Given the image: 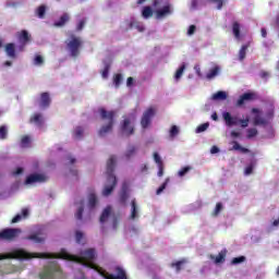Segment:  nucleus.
I'll list each match as a JSON object with an SVG mask.
<instances>
[{
    "instance_id": "17",
    "label": "nucleus",
    "mask_w": 279,
    "mask_h": 279,
    "mask_svg": "<svg viewBox=\"0 0 279 279\" xmlns=\"http://www.w3.org/2000/svg\"><path fill=\"white\" fill-rule=\"evenodd\" d=\"M110 217H112V207L107 206L100 215V223H106V221H108V218Z\"/></svg>"
},
{
    "instance_id": "61",
    "label": "nucleus",
    "mask_w": 279,
    "mask_h": 279,
    "mask_svg": "<svg viewBox=\"0 0 279 279\" xmlns=\"http://www.w3.org/2000/svg\"><path fill=\"white\" fill-rule=\"evenodd\" d=\"M210 154H219V147L213 146L210 149Z\"/></svg>"
},
{
    "instance_id": "12",
    "label": "nucleus",
    "mask_w": 279,
    "mask_h": 279,
    "mask_svg": "<svg viewBox=\"0 0 279 279\" xmlns=\"http://www.w3.org/2000/svg\"><path fill=\"white\" fill-rule=\"evenodd\" d=\"M223 121L226 122V125L228 128H232V125H239V118L238 117H232L230 112H225L222 114Z\"/></svg>"
},
{
    "instance_id": "16",
    "label": "nucleus",
    "mask_w": 279,
    "mask_h": 279,
    "mask_svg": "<svg viewBox=\"0 0 279 279\" xmlns=\"http://www.w3.org/2000/svg\"><path fill=\"white\" fill-rule=\"evenodd\" d=\"M4 51L8 58H11L12 60L16 59V47L14 46V44H7L4 47Z\"/></svg>"
},
{
    "instance_id": "6",
    "label": "nucleus",
    "mask_w": 279,
    "mask_h": 279,
    "mask_svg": "<svg viewBox=\"0 0 279 279\" xmlns=\"http://www.w3.org/2000/svg\"><path fill=\"white\" fill-rule=\"evenodd\" d=\"M21 229L16 228H5L0 231V241H14L21 234Z\"/></svg>"
},
{
    "instance_id": "7",
    "label": "nucleus",
    "mask_w": 279,
    "mask_h": 279,
    "mask_svg": "<svg viewBox=\"0 0 279 279\" xmlns=\"http://www.w3.org/2000/svg\"><path fill=\"white\" fill-rule=\"evenodd\" d=\"M154 117H156V109L154 107H149L146 111H144L141 119L143 130H147V128L151 125V119H154Z\"/></svg>"
},
{
    "instance_id": "35",
    "label": "nucleus",
    "mask_w": 279,
    "mask_h": 279,
    "mask_svg": "<svg viewBox=\"0 0 279 279\" xmlns=\"http://www.w3.org/2000/svg\"><path fill=\"white\" fill-rule=\"evenodd\" d=\"M213 99H228V94H226V92H217L216 94L213 95Z\"/></svg>"
},
{
    "instance_id": "30",
    "label": "nucleus",
    "mask_w": 279,
    "mask_h": 279,
    "mask_svg": "<svg viewBox=\"0 0 279 279\" xmlns=\"http://www.w3.org/2000/svg\"><path fill=\"white\" fill-rule=\"evenodd\" d=\"M32 144V138L28 135H23L21 138V147H29Z\"/></svg>"
},
{
    "instance_id": "40",
    "label": "nucleus",
    "mask_w": 279,
    "mask_h": 279,
    "mask_svg": "<svg viewBox=\"0 0 279 279\" xmlns=\"http://www.w3.org/2000/svg\"><path fill=\"white\" fill-rule=\"evenodd\" d=\"M222 210H223V204L217 203L213 211V217H219V213H221Z\"/></svg>"
},
{
    "instance_id": "57",
    "label": "nucleus",
    "mask_w": 279,
    "mask_h": 279,
    "mask_svg": "<svg viewBox=\"0 0 279 279\" xmlns=\"http://www.w3.org/2000/svg\"><path fill=\"white\" fill-rule=\"evenodd\" d=\"M253 171H254V166H253V165H250V166H247V167L245 168L244 173H245V175H251V173H253Z\"/></svg>"
},
{
    "instance_id": "63",
    "label": "nucleus",
    "mask_w": 279,
    "mask_h": 279,
    "mask_svg": "<svg viewBox=\"0 0 279 279\" xmlns=\"http://www.w3.org/2000/svg\"><path fill=\"white\" fill-rule=\"evenodd\" d=\"M260 77H262L263 80H265V77H269V72L263 71V72L260 73Z\"/></svg>"
},
{
    "instance_id": "55",
    "label": "nucleus",
    "mask_w": 279,
    "mask_h": 279,
    "mask_svg": "<svg viewBox=\"0 0 279 279\" xmlns=\"http://www.w3.org/2000/svg\"><path fill=\"white\" fill-rule=\"evenodd\" d=\"M45 63V59L43 58V56L38 54L35 57V64L40 65Z\"/></svg>"
},
{
    "instance_id": "34",
    "label": "nucleus",
    "mask_w": 279,
    "mask_h": 279,
    "mask_svg": "<svg viewBox=\"0 0 279 279\" xmlns=\"http://www.w3.org/2000/svg\"><path fill=\"white\" fill-rule=\"evenodd\" d=\"M88 205L90 208H95V206H97V196L94 193L89 194Z\"/></svg>"
},
{
    "instance_id": "25",
    "label": "nucleus",
    "mask_w": 279,
    "mask_h": 279,
    "mask_svg": "<svg viewBox=\"0 0 279 279\" xmlns=\"http://www.w3.org/2000/svg\"><path fill=\"white\" fill-rule=\"evenodd\" d=\"M84 136V128L82 126H76L73 131V138L76 141H80Z\"/></svg>"
},
{
    "instance_id": "43",
    "label": "nucleus",
    "mask_w": 279,
    "mask_h": 279,
    "mask_svg": "<svg viewBox=\"0 0 279 279\" xmlns=\"http://www.w3.org/2000/svg\"><path fill=\"white\" fill-rule=\"evenodd\" d=\"M169 181H170L169 178H167L165 180V182L157 189L156 195H160L162 193V191H165V189H167Z\"/></svg>"
},
{
    "instance_id": "1",
    "label": "nucleus",
    "mask_w": 279,
    "mask_h": 279,
    "mask_svg": "<svg viewBox=\"0 0 279 279\" xmlns=\"http://www.w3.org/2000/svg\"><path fill=\"white\" fill-rule=\"evenodd\" d=\"M97 252L95 248H87L85 251H81L80 255H71L66 250H61L60 253H29L25 250H14L11 253L0 254V260L8 259H16V260H29V258H62L63 260H72L73 263H80L85 267H89L90 269H95L100 274L102 278L106 279H128V275H125V270L121 267H117L116 271L118 275H108L106 276V271L99 268L93 260H95Z\"/></svg>"
},
{
    "instance_id": "10",
    "label": "nucleus",
    "mask_w": 279,
    "mask_h": 279,
    "mask_svg": "<svg viewBox=\"0 0 279 279\" xmlns=\"http://www.w3.org/2000/svg\"><path fill=\"white\" fill-rule=\"evenodd\" d=\"M171 14H173L171 4H166L161 9L155 11V16L157 20L167 19V16H171Z\"/></svg>"
},
{
    "instance_id": "38",
    "label": "nucleus",
    "mask_w": 279,
    "mask_h": 279,
    "mask_svg": "<svg viewBox=\"0 0 279 279\" xmlns=\"http://www.w3.org/2000/svg\"><path fill=\"white\" fill-rule=\"evenodd\" d=\"M130 27H131V29L135 27L140 32H145V27L140 22H137V21L131 22L130 23Z\"/></svg>"
},
{
    "instance_id": "45",
    "label": "nucleus",
    "mask_w": 279,
    "mask_h": 279,
    "mask_svg": "<svg viewBox=\"0 0 279 279\" xmlns=\"http://www.w3.org/2000/svg\"><path fill=\"white\" fill-rule=\"evenodd\" d=\"M184 263H186V259H181L179 262L172 263L171 267H175L177 271H181L182 265H184Z\"/></svg>"
},
{
    "instance_id": "44",
    "label": "nucleus",
    "mask_w": 279,
    "mask_h": 279,
    "mask_svg": "<svg viewBox=\"0 0 279 279\" xmlns=\"http://www.w3.org/2000/svg\"><path fill=\"white\" fill-rule=\"evenodd\" d=\"M246 258L245 256H239V257H233L231 260L232 265H241V263H245Z\"/></svg>"
},
{
    "instance_id": "26",
    "label": "nucleus",
    "mask_w": 279,
    "mask_h": 279,
    "mask_svg": "<svg viewBox=\"0 0 279 279\" xmlns=\"http://www.w3.org/2000/svg\"><path fill=\"white\" fill-rule=\"evenodd\" d=\"M83 215H84V201H81L80 206L75 213V219H77V221H82Z\"/></svg>"
},
{
    "instance_id": "11",
    "label": "nucleus",
    "mask_w": 279,
    "mask_h": 279,
    "mask_svg": "<svg viewBox=\"0 0 279 279\" xmlns=\"http://www.w3.org/2000/svg\"><path fill=\"white\" fill-rule=\"evenodd\" d=\"M47 180V178L45 177V174H38V173H33L29 174L26 180H25V184H36V183H43Z\"/></svg>"
},
{
    "instance_id": "64",
    "label": "nucleus",
    "mask_w": 279,
    "mask_h": 279,
    "mask_svg": "<svg viewBox=\"0 0 279 279\" xmlns=\"http://www.w3.org/2000/svg\"><path fill=\"white\" fill-rule=\"evenodd\" d=\"M158 5H160V0H154L153 1V7L158 8Z\"/></svg>"
},
{
    "instance_id": "9",
    "label": "nucleus",
    "mask_w": 279,
    "mask_h": 279,
    "mask_svg": "<svg viewBox=\"0 0 279 279\" xmlns=\"http://www.w3.org/2000/svg\"><path fill=\"white\" fill-rule=\"evenodd\" d=\"M253 117V125H267V120L263 118V111L258 108H253L251 110Z\"/></svg>"
},
{
    "instance_id": "18",
    "label": "nucleus",
    "mask_w": 279,
    "mask_h": 279,
    "mask_svg": "<svg viewBox=\"0 0 279 279\" xmlns=\"http://www.w3.org/2000/svg\"><path fill=\"white\" fill-rule=\"evenodd\" d=\"M70 16L68 13H63L58 21L54 22V27H64L69 23Z\"/></svg>"
},
{
    "instance_id": "41",
    "label": "nucleus",
    "mask_w": 279,
    "mask_h": 279,
    "mask_svg": "<svg viewBox=\"0 0 279 279\" xmlns=\"http://www.w3.org/2000/svg\"><path fill=\"white\" fill-rule=\"evenodd\" d=\"M20 40L24 43H29V33L27 31H22L19 36Z\"/></svg>"
},
{
    "instance_id": "29",
    "label": "nucleus",
    "mask_w": 279,
    "mask_h": 279,
    "mask_svg": "<svg viewBox=\"0 0 279 279\" xmlns=\"http://www.w3.org/2000/svg\"><path fill=\"white\" fill-rule=\"evenodd\" d=\"M226 254H228V251L222 250L215 258L216 265H219V263L226 262Z\"/></svg>"
},
{
    "instance_id": "23",
    "label": "nucleus",
    "mask_w": 279,
    "mask_h": 279,
    "mask_svg": "<svg viewBox=\"0 0 279 279\" xmlns=\"http://www.w3.org/2000/svg\"><path fill=\"white\" fill-rule=\"evenodd\" d=\"M142 16L143 19H151V16H154V10L151 9V7H144L142 10Z\"/></svg>"
},
{
    "instance_id": "53",
    "label": "nucleus",
    "mask_w": 279,
    "mask_h": 279,
    "mask_svg": "<svg viewBox=\"0 0 279 279\" xmlns=\"http://www.w3.org/2000/svg\"><path fill=\"white\" fill-rule=\"evenodd\" d=\"M239 123L241 124V128H247V125H250V118L239 119Z\"/></svg>"
},
{
    "instance_id": "5",
    "label": "nucleus",
    "mask_w": 279,
    "mask_h": 279,
    "mask_svg": "<svg viewBox=\"0 0 279 279\" xmlns=\"http://www.w3.org/2000/svg\"><path fill=\"white\" fill-rule=\"evenodd\" d=\"M65 45L70 56L72 58H77L80 56V50L82 49V45H84V41H82L81 37L72 35L70 39L65 41Z\"/></svg>"
},
{
    "instance_id": "20",
    "label": "nucleus",
    "mask_w": 279,
    "mask_h": 279,
    "mask_svg": "<svg viewBox=\"0 0 279 279\" xmlns=\"http://www.w3.org/2000/svg\"><path fill=\"white\" fill-rule=\"evenodd\" d=\"M221 72V68L219 65H215L209 72L206 74L207 80H215L217 75Z\"/></svg>"
},
{
    "instance_id": "48",
    "label": "nucleus",
    "mask_w": 279,
    "mask_h": 279,
    "mask_svg": "<svg viewBox=\"0 0 279 279\" xmlns=\"http://www.w3.org/2000/svg\"><path fill=\"white\" fill-rule=\"evenodd\" d=\"M153 158H154V160H155V162H156L157 166H159V165H165V163L162 162V158H160V155H159L158 153H154V154H153Z\"/></svg>"
},
{
    "instance_id": "52",
    "label": "nucleus",
    "mask_w": 279,
    "mask_h": 279,
    "mask_svg": "<svg viewBox=\"0 0 279 279\" xmlns=\"http://www.w3.org/2000/svg\"><path fill=\"white\" fill-rule=\"evenodd\" d=\"M75 239H76V243H82V240L84 239V233L82 231H76Z\"/></svg>"
},
{
    "instance_id": "49",
    "label": "nucleus",
    "mask_w": 279,
    "mask_h": 279,
    "mask_svg": "<svg viewBox=\"0 0 279 279\" xmlns=\"http://www.w3.org/2000/svg\"><path fill=\"white\" fill-rule=\"evenodd\" d=\"M119 228V216L112 215V230Z\"/></svg>"
},
{
    "instance_id": "3",
    "label": "nucleus",
    "mask_w": 279,
    "mask_h": 279,
    "mask_svg": "<svg viewBox=\"0 0 279 279\" xmlns=\"http://www.w3.org/2000/svg\"><path fill=\"white\" fill-rule=\"evenodd\" d=\"M99 114L101 121H105V124L100 128L98 134L99 136H104L112 132V128H114V117H117V112L108 111L105 108L99 109Z\"/></svg>"
},
{
    "instance_id": "58",
    "label": "nucleus",
    "mask_w": 279,
    "mask_h": 279,
    "mask_svg": "<svg viewBox=\"0 0 279 279\" xmlns=\"http://www.w3.org/2000/svg\"><path fill=\"white\" fill-rule=\"evenodd\" d=\"M126 86L131 88V86H134V77L130 76L126 80Z\"/></svg>"
},
{
    "instance_id": "2",
    "label": "nucleus",
    "mask_w": 279,
    "mask_h": 279,
    "mask_svg": "<svg viewBox=\"0 0 279 279\" xmlns=\"http://www.w3.org/2000/svg\"><path fill=\"white\" fill-rule=\"evenodd\" d=\"M117 165V159H114V156H111L107 161V184L105 185V189L102 190V195L105 197H108V195L112 194V191H114V187L117 186V177L114 175V166Z\"/></svg>"
},
{
    "instance_id": "13",
    "label": "nucleus",
    "mask_w": 279,
    "mask_h": 279,
    "mask_svg": "<svg viewBox=\"0 0 279 279\" xmlns=\"http://www.w3.org/2000/svg\"><path fill=\"white\" fill-rule=\"evenodd\" d=\"M28 241H34L35 243H45V232L39 230L28 236H26Z\"/></svg>"
},
{
    "instance_id": "36",
    "label": "nucleus",
    "mask_w": 279,
    "mask_h": 279,
    "mask_svg": "<svg viewBox=\"0 0 279 279\" xmlns=\"http://www.w3.org/2000/svg\"><path fill=\"white\" fill-rule=\"evenodd\" d=\"M8 138V126L1 125L0 126V140L5 141Z\"/></svg>"
},
{
    "instance_id": "46",
    "label": "nucleus",
    "mask_w": 279,
    "mask_h": 279,
    "mask_svg": "<svg viewBox=\"0 0 279 279\" xmlns=\"http://www.w3.org/2000/svg\"><path fill=\"white\" fill-rule=\"evenodd\" d=\"M254 136H258V130L255 128L247 129V138H254Z\"/></svg>"
},
{
    "instance_id": "62",
    "label": "nucleus",
    "mask_w": 279,
    "mask_h": 279,
    "mask_svg": "<svg viewBox=\"0 0 279 279\" xmlns=\"http://www.w3.org/2000/svg\"><path fill=\"white\" fill-rule=\"evenodd\" d=\"M23 173V168H16V170L13 172V175H21Z\"/></svg>"
},
{
    "instance_id": "15",
    "label": "nucleus",
    "mask_w": 279,
    "mask_h": 279,
    "mask_svg": "<svg viewBox=\"0 0 279 279\" xmlns=\"http://www.w3.org/2000/svg\"><path fill=\"white\" fill-rule=\"evenodd\" d=\"M39 105L41 108H49L51 106V96H49V93L45 92L40 94Z\"/></svg>"
},
{
    "instance_id": "33",
    "label": "nucleus",
    "mask_w": 279,
    "mask_h": 279,
    "mask_svg": "<svg viewBox=\"0 0 279 279\" xmlns=\"http://www.w3.org/2000/svg\"><path fill=\"white\" fill-rule=\"evenodd\" d=\"M186 69V64H182L175 72L174 74V80H180V77H182V75H184V71Z\"/></svg>"
},
{
    "instance_id": "42",
    "label": "nucleus",
    "mask_w": 279,
    "mask_h": 279,
    "mask_svg": "<svg viewBox=\"0 0 279 279\" xmlns=\"http://www.w3.org/2000/svg\"><path fill=\"white\" fill-rule=\"evenodd\" d=\"M191 169H192L191 166H185L181 168L178 172L179 178H184V175L187 174L189 171H191Z\"/></svg>"
},
{
    "instance_id": "39",
    "label": "nucleus",
    "mask_w": 279,
    "mask_h": 279,
    "mask_svg": "<svg viewBox=\"0 0 279 279\" xmlns=\"http://www.w3.org/2000/svg\"><path fill=\"white\" fill-rule=\"evenodd\" d=\"M210 124L208 122L203 123L196 128V134H202V132H206Z\"/></svg>"
},
{
    "instance_id": "24",
    "label": "nucleus",
    "mask_w": 279,
    "mask_h": 279,
    "mask_svg": "<svg viewBox=\"0 0 279 279\" xmlns=\"http://www.w3.org/2000/svg\"><path fill=\"white\" fill-rule=\"evenodd\" d=\"M138 216V206H136V199L131 202V216L130 219H135Z\"/></svg>"
},
{
    "instance_id": "47",
    "label": "nucleus",
    "mask_w": 279,
    "mask_h": 279,
    "mask_svg": "<svg viewBox=\"0 0 279 279\" xmlns=\"http://www.w3.org/2000/svg\"><path fill=\"white\" fill-rule=\"evenodd\" d=\"M179 134H180V129H178L177 125H172L170 129L171 138H174V136H178Z\"/></svg>"
},
{
    "instance_id": "28",
    "label": "nucleus",
    "mask_w": 279,
    "mask_h": 279,
    "mask_svg": "<svg viewBox=\"0 0 279 279\" xmlns=\"http://www.w3.org/2000/svg\"><path fill=\"white\" fill-rule=\"evenodd\" d=\"M35 14L38 19H45V14H47V7L45 4L39 5L35 11Z\"/></svg>"
},
{
    "instance_id": "21",
    "label": "nucleus",
    "mask_w": 279,
    "mask_h": 279,
    "mask_svg": "<svg viewBox=\"0 0 279 279\" xmlns=\"http://www.w3.org/2000/svg\"><path fill=\"white\" fill-rule=\"evenodd\" d=\"M129 197H130V194H128V184L124 183L122 185V190L120 193V204H125Z\"/></svg>"
},
{
    "instance_id": "8",
    "label": "nucleus",
    "mask_w": 279,
    "mask_h": 279,
    "mask_svg": "<svg viewBox=\"0 0 279 279\" xmlns=\"http://www.w3.org/2000/svg\"><path fill=\"white\" fill-rule=\"evenodd\" d=\"M120 130L124 136H132L134 134V122L130 118H124Z\"/></svg>"
},
{
    "instance_id": "56",
    "label": "nucleus",
    "mask_w": 279,
    "mask_h": 279,
    "mask_svg": "<svg viewBox=\"0 0 279 279\" xmlns=\"http://www.w3.org/2000/svg\"><path fill=\"white\" fill-rule=\"evenodd\" d=\"M109 72H110V66L106 65L101 73V76L104 77V80L108 78Z\"/></svg>"
},
{
    "instance_id": "51",
    "label": "nucleus",
    "mask_w": 279,
    "mask_h": 279,
    "mask_svg": "<svg viewBox=\"0 0 279 279\" xmlns=\"http://www.w3.org/2000/svg\"><path fill=\"white\" fill-rule=\"evenodd\" d=\"M157 167H158L157 175H158V178H162L165 175V163H161Z\"/></svg>"
},
{
    "instance_id": "22",
    "label": "nucleus",
    "mask_w": 279,
    "mask_h": 279,
    "mask_svg": "<svg viewBox=\"0 0 279 279\" xmlns=\"http://www.w3.org/2000/svg\"><path fill=\"white\" fill-rule=\"evenodd\" d=\"M31 123H35V125H38V128H43V114L35 113L31 119Z\"/></svg>"
},
{
    "instance_id": "59",
    "label": "nucleus",
    "mask_w": 279,
    "mask_h": 279,
    "mask_svg": "<svg viewBox=\"0 0 279 279\" xmlns=\"http://www.w3.org/2000/svg\"><path fill=\"white\" fill-rule=\"evenodd\" d=\"M195 29H196L195 25H191L187 29V35L193 36V34H195Z\"/></svg>"
},
{
    "instance_id": "54",
    "label": "nucleus",
    "mask_w": 279,
    "mask_h": 279,
    "mask_svg": "<svg viewBox=\"0 0 279 279\" xmlns=\"http://www.w3.org/2000/svg\"><path fill=\"white\" fill-rule=\"evenodd\" d=\"M86 25V20H81L76 26L77 32H82L84 29V26Z\"/></svg>"
},
{
    "instance_id": "32",
    "label": "nucleus",
    "mask_w": 279,
    "mask_h": 279,
    "mask_svg": "<svg viewBox=\"0 0 279 279\" xmlns=\"http://www.w3.org/2000/svg\"><path fill=\"white\" fill-rule=\"evenodd\" d=\"M245 56H247V46L246 45L241 47V49L239 51V60L241 62H243V60H245Z\"/></svg>"
},
{
    "instance_id": "60",
    "label": "nucleus",
    "mask_w": 279,
    "mask_h": 279,
    "mask_svg": "<svg viewBox=\"0 0 279 279\" xmlns=\"http://www.w3.org/2000/svg\"><path fill=\"white\" fill-rule=\"evenodd\" d=\"M232 149H234L235 151H239L241 149V146L239 145V142H233Z\"/></svg>"
},
{
    "instance_id": "37",
    "label": "nucleus",
    "mask_w": 279,
    "mask_h": 279,
    "mask_svg": "<svg viewBox=\"0 0 279 279\" xmlns=\"http://www.w3.org/2000/svg\"><path fill=\"white\" fill-rule=\"evenodd\" d=\"M121 82H123V75L116 74L113 77V84H114L116 88H119V86H121Z\"/></svg>"
},
{
    "instance_id": "27",
    "label": "nucleus",
    "mask_w": 279,
    "mask_h": 279,
    "mask_svg": "<svg viewBox=\"0 0 279 279\" xmlns=\"http://www.w3.org/2000/svg\"><path fill=\"white\" fill-rule=\"evenodd\" d=\"M232 32L233 36L239 40V38H241V24H239V22L232 24Z\"/></svg>"
},
{
    "instance_id": "19",
    "label": "nucleus",
    "mask_w": 279,
    "mask_h": 279,
    "mask_svg": "<svg viewBox=\"0 0 279 279\" xmlns=\"http://www.w3.org/2000/svg\"><path fill=\"white\" fill-rule=\"evenodd\" d=\"M29 216V210L27 208H23L22 209V215L17 214L15 215L12 220L11 223H19V221H21L23 219V217H28Z\"/></svg>"
},
{
    "instance_id": "4",
    "label": "nucleus",
    "mask_w": 279,
    "mask_h": 279,
    "mask_svg": "<svg viewBox=\"0 0 279 279\" xmlns=\"http://www.w3.org/2000/svg\"><path fill=\"white\" fill-rule=\"evenodd\" d=\"M62 278V268L56 262L46 265L39 274V279H60Z\"/></svg>"
},
{
    "instance_id": "31",
    "label": "nucleus",
    "mask_w": 279,
    "mask_h": 279,
    "mask_svg": "<svg viewBox=\"0 0 279 279\" xmlns=\"http://www.w3.org/2000/svg\"><path fill=\"white\" fill-rule=\"evenodd\" d=\"M134 154H136V148L135 146H129V148L126 149L124 156L126 160H130L132 156H134Z\"/></svg>"
},
{
    "instance_id": "14",
    "label": "nucleus",
    "mask_w": 279,
    "mask_h": 279,
    "mask_svg": "<svg viewBox=\"0 0 279 279\" xmlns=\"http://www.w3.org/2000/svg\"><path fill=\"white\" fill-rule=\"evenodd\" d=\"M254 99H256V95L254 93H244L238 99L236 106H243L245 101H254Z\"/></svg>"
},
{
    "instance_id": "50",
    "label": "nucleus",
    "mask_w": 279,
    "mask_h": 279,
    "mask_svg": "<svg viewBox=\"0 0 279 279\" xmlns=\"http://www.w3.org/2000/svg\"><path fill=\"white\" fill-rule=\"evenodd\" d=\"M209 3H216L217 10H221L223 8V0H207Z\"/></svg>"
}]
</instances>
